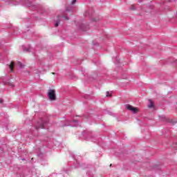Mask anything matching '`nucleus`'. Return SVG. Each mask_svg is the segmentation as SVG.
<instances>
[{
    "label": "nucleus",
    "mask_w": 177,
    "mask_h": 177,
    "mask_svg": "<svg viewBox=\"0 0 177 177\" xmlns=\"http://www.w3.org/2000/svg\"><path fill=\"white\" fill-rule=\"evenodd\" d=\"M47 96L50 100H56V91L54 89L48 90Z\"/></svg>",
    "instance_id": "obj_1"
},
{
    "label": "nucleus",
    "mask_w": 177,
    "mask_h": 177,
    "mask_svg": "<svg viewBox=\"0 0 177 177\" xmlns=\"http://www.w3.org/2000/svg\"><path fill=\"white\" fill-rule=\"evenodd\" d=\"M127 110L132 111L134 114L139 112V109L137 107H133L132 105H127Z\"/></svg>",
    "instance_id": "obj_2"
},
{
    "label": "nucleus",
    "mask_w": 177,
    "mask_h": 177,
    "mask_svg": "<svg viewBox=\"0 0 177 177\" xmlns=\"http://www.w3.org/2000/svg\"><path fill=\"white\" fill-rule=\"evenodd\" d=\"M149 109H153L154 107V102L149 100V104L148 105Z\"/></svg>",
    "instance_id": "obj_3"
},
{
    "label": "nucleus",
    "mask_w": 177,
    "mask_h": 177,
    "mask_svg": "<svg viewBox=\"0 0 177 177\" xmlns=\"http://www.w3.org/2000/svg\"><path fill=\"white\" fill-rule=\"evenodd\" d=\"M13 67H15V62H11V63L10 64V68L11 71H13Z\"/></svg>",
    "instance_id": "obj_4"
},
{
    "label": "nucleus",
    "mask_w": 177,
    "mask_h": 177,
    "mask_svg": "<svg viewBox=\"0 0 177 177\" xmlns=\"http://www.w3.org/2000/svg\"><path fill=\"white\" fill-rule=\"evenodd\" d=\"M60 21H57V22L55 23V27H58Z\"/></svg>",
    "instance_id": "obj_5"
},
{
    "label": "nucleus",
    "mask_w": 177,
    "mask_h": 177,
    "mask_svg": "<svg viewBox=\"0 0 177 177\" xmlns=\"http://www.w3.org/2000/svg\"><path fill=\"white\" fill-rule=\"evenodd\" d=\"M111 96V94H110V92H106V97Z\"/></svg>",
    "instance_id": "obj_6"
},
{
    "label": "nucleus",
    "mask_w": 177,
    "mask_h": 177,
    "mask_svg": "<svg viewBox=\"0 0 177 177\" xmlns=\"http://www.w3.org/2000/svg\"><path fill=\"white\" fill-rule=\"evenodd\" d=\"M75 2H77V0H73L71 2V5H74V3H75Z\"/></svg>",
    "instance_id": "obj_7"
},
{
    "label": "nucleus",
    "mask_w": 177,
    "mask_h": 177,
    "mask_svg": "<svg viewBox=\"0 0 177 177\" xmlns=\"http://www.w3.org/2000/svg\"><path fill=\"white\" fill-rule=\"evenodd\" d=\"M63 17H64V20H68V17H67V16H64Z\"/></svg>",
    "instance_id": "obj_8"
},
{
    "label": "nucleus",
    "mask_w": 177,
    "mask_h": 177,
    "mask_svg": "<svg viewBox=\"0 0 177 177\" xmlns=\"http://www.w3.org/2000/svg\"><path fill=\"white\" fill-rule=\"evenodd\" d=\"M0 103H3V100L0 99Z\"/></svg>",
    "instance_id": "obj_9"
},
{
    "label": "nucleus",
    "mask_w": 177,
    "mask_h": 177,
    "mask_svg": "<svg viewBox=\"0 0 177 177\" xmlns=\"http://www.w3.org/2000/svg\"><path fill=\"white\" fill-rule=\"evenodd\" d=\"M131 10H135V8H133V7H132Z\"/></svg>",
    "instance_id": "obj_10"
},
{
    "label": "nucleus",
    "mask_w": 177,
    "mask_h": 177,
    "mask_svg": "<svg viewBox=\"0 0 177 177\" xmlns=\"http://www.w3.org/2000/svg\"><path fill=\"white\" fill-rule=\"evenodd\" d=\"M67 12H70V10L68 8H66Z\"/></svg>",
    "instance_id": "obj_11"
},
{
    "label": "nucleus",
    "mask_w": 177,
    "mask_h": 177,
    "mask_svg": "<svg viewBox=\"0 0 177 177\" xmlns=\"http://www.w3.org/2000/svg\"><path fill=\"white\" fill-rule=\"evenodd\" d=\"M41 129H44V125H41Z\"/></svg>",
    "instance_id": "obj_12"
},
{
    "label": "nucleus",
    "mask_w": 177,
    "mask_h": 177,
    "mask_svg": "<svg viewBox=\"0 0 177 177\" xmlns=\"http://www.w3.org/2000/svg\"><path fill=\"white\" fill-rule=\"evenodd\" d=\"M29 50H30L29 49H26V52H29Z\"/></svg>",
    "instance_id": "obj_13"
},
{
    "label": "nucleus",
    "mask_w": 177,
    "mask_h": 177,
    "mask_svg": "<svg viewBox=\"0 0 177 177\" xmlns=\"http://www.w3.org/2000/svg\"><path fill=\"white\" fill-rule=\"evenodd\" d=\"M52 74H53V75H55V74H56V73H52Z\"/></svg>",
    "instance_id": "obj_14"
},
{
    "label": "nucleus",
    "mask_w": 177,
    "mask_h": 177,
    "mask_svg": "<svg viewBox=\"0 0 177 177\" xmlns=\"http://www.w3.org/2000/svg\"><path fill=\"white\" fill-rule=\"evenodd\" d=\"M12 86H15V85H13V84H10Z\"/></svg>",
    "instance_id": "obj_15"
}]
</instances>
